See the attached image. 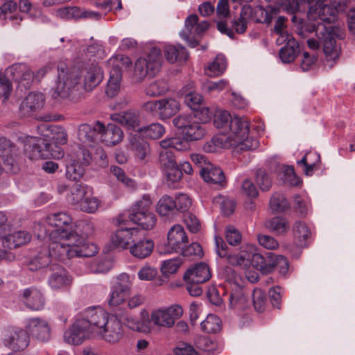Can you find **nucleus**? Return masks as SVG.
I'll list each match as a JSON object with an SVG mask.
<instances>
[{"label":"nucleus","mask_w":355,"mask_h":355,"mask_svg":"<svg viewBox=\"0 0 355 355\" xmlns=\"http://www.w3.org/2000/svg\"><path fill=\"white\" fill-rule=\"evenodd\" d=\"M160 54L159 49L153 48L146 57H140L136 60L133 76L137 81L143 80L148 75L153 76L158 71Z\"/></svg>","instance_id":"14"},{"label":"nucleus","mask_w":355,"mask_h":355,"mask_svg":"<svg viewBox=\"0 0 355 355\" xmlns=\"http://www.w3.org/2000/svg\"><path fill=\"white\" fill-rule=\"evenodd\" d=\"M161 118L168 119L175 115L178 110V101L174 98H166L160 100Z\"/></svg>","instance_id":"50"},{"label":"nucleus","mask_w":355,"mask_h":355,"mask_svg":"<svg viewBox=\"0 0 355 355\" xmlns=\"http://www.w3.org/2000/svg\"><path fill=\"white\" fill-rule=\"evenodd\" d=\"M226 60L222 55H218L215 59L205 67V73L210 77L220 76L226 69Z\"/></svg>","instance_id":"39"},{"label":"nucleus","mask_w":355,"mask_h":355,"mask_svg":"<svg viewBox=\"0 0 355 355\" xmlns=\"http://www.w3.org/2000/svg\"><path fill=\"white\" fill-rule=\"evenodd\" d=\"M45 105V96L42 92L29 93L20 105V110L25 116H32L43 109Z\"/></svg>","instance_id":"21"},{"label":"nucleus","mask_w":355,"mask_h":355,"mask_svg":"<svg viewBox=\"0 0 355 355\" xmlns=\"http://www.w3.org/2000/svg\"><path fill=\"white\" fill-rule=\"evenodd\" d=\"M67 141L65 130L58 125H50L46 128L43 137H27L24 141V152L31 159H60L64 155L58 144Z\"/></svg>","instance_id":"3"},{"label":"nucleus","mask_w":355,"mask_h":355,"mask_svg":"<svg viewBox=\"0 0 355 355\" xmlns=\"http://www.w3.org/2000/svg\"><path fill=\"white\" fill-rule=\"evenodd\" d=\"M92 192V187L86 184H76L70 190L67 195V200L72 205L78 207L83 200L85 196Z\"/></svg>","instance_id":"37"},{"label":"nucleus","mask_w":355,"mask_h":355,"mask_svg":"<svg viewBox=\"0 0 355 355\" xmlns=\"http://www.w3.org/2000/svg\"><path fill=\"white\" fill-rule=\"evenodd\" d=\"M132 64L130 58L125 55H114L107 61V65L111 68L110 78L107 84L106 94L109 97H114L119 94L123 69L130 68Z\"/></svg>","instance_id":"9"},{"label":"nucleus","mask_w":355,"mask_h":355,"mask_svg":"<svg viewBox=\"0 0 355 355\" xmlns=\"http://www.w3.org/2000/svg\"><path fill=\"white\" fill-rule=\"evenodd\" d=\"M225 234L226 239L231 245H236L241 241V234L233 226L227 227Z\"/></svg>","instance_id":"64"},{"label":"nucleus","mask_w":355,"mask_h":355,"mask_svg":"<svg viewBox=\"0 0 355 355\" xmlns=\"http://www.w3.org/2000/svg\"><path fill=\"white\" fill-rule=\"evenodd\" d=\"M168 89V84L164 80H156L148 85L146 94L150 96L164 94Z\"/></svg>","instance_id":"56"},{"label":"nucleus","mask_w":355,"mask_h":355,"mask_svg":"<svg viewBox=\"0 0 355 355\" xmlns=\"http://www.w3.org/2000/svg\"><path fill=\"white\" fill-rule=\"evenodd\" d=\"M160 272L167 281L175 279L178 273V259L172 258L162 261Z\"/></svg>","instance_id":"44"},{"label":"nucleus","mask_w":355,"mask_h":355,"mask_svg":"<svg viewBox=\"0 0 355 355\" xmlns=\"http://www.w3.org/2000/svg\"><path fill=\"white\" fill-rule=\"evenodd\" d=\"M252 302L254 309L257 312H263L266 305V295L265 293L259 288H254L252 293Z\"/></svg>","instance_id":"58"},{"label":"nucleus","mask_w":355,"mask_h":355,"mask_svg":"<svg viewBox=\"0 0 355 355\" xmlns=\"http://www.w3.org/2000/svg\"><path fill=\"white\" fill-rule=\"evenodd\" d=\"M229 300L230 306L236 309H243L247 302L243 289L241 287H237L230 293Z\"/></svg>","instance_id":"53"},{"label":"nucleus","mask_w":355,"mask_h":355,"mask_svg":"<svg viewBox=\"0 0 355 355\" xmlns=\"http://www.w3.org/2000/svg\"><path fill=\"white\" fill-rule=\"evenodd\" d=\"M151 204L148 196H144L142 199L137 201L129 213L130 220L140 225L143 229H153L156 224V218L155 214L149 211Z\"/></svg>","instance_id":"13"},{"label":"nucleus","mask_w":355,"mask_h":355,"mask_svg":"<svg viewBox=\"0 0 355 355\" xmlns=\"http://www.w3.org/2000/svg\"><path fill=\"white\" fill-rule=\"evenodd\" d=\"M123 329L121 321L112 316L94 338L101 339L113 345L118 343L123 337Z\"/></svg>","instance_id":"19"},{"label":"nucleus","mask_w":355,"mask_h":355,"mask_svg":"<svg viewBox=\"0 0 355 355\" xmlns=\"http://www.w3.org/2000/svg\"><path fill=\"white\" fill-rule=\"evenodd\" d=\"M112 268V261L109 259H105L92 261L89 266V270L93 273H105Z\"/></svg>","instance_id":"55"},{"label":"nucleus","mask_w":355,"mask_h":355,"mask_svg":"<svg viewBox=\"0 0 355 355\" xmlns=\"http://www.w3.org/2000/svg\"><path fill=\"white\" fill-rule=\"evenodd\" d=\"M200 175L207 182L222 185L225 182V175L223 171L212 164H208L200 170Z\"/></svg>","instance_id":"34"},{"label":"nucleus","mask_w":355,"mask_h":355,"mask_svg":"<svg viewBox=\"0 0 355 355\" xmlns=\"http://www.w3.org/2000/svg\"><path fill=\"white\" fill-rule=\"evenodd\" d=\"M64 342L72 345H79L87 340L93 337L87 329L77 315L73 323L64 332L63 335Z\"/></svg>","instance_id":"18"},{"label":"nucleus","mask_w":355,"mask_h":355,"mask_svg":"<svg viewBox=\"0 0 355 355\" xmlns=\"http://www.w3.org/2000/svg\"><path fill=\"white\" fill-rule=\"evenodd\" d=\"M227 262L232 266L248 267L249 266V255L248 254V245L244 247L237 254H229L225 258Z\"/></svg>","instance_id":"48"},{"label":"nucleus","mask_w":355,"mask_h":355,"mask_svg":"<svg viewBox=\"0 0 355 355\" xmlns=\"http://www.w3.org/2000/svg\"><path fill=\"white\" fill-rule=\"evenodd\" d=\"M17 6L18 11L22 16L25 14L31 19L42 23L49 21V18L42 14L41 9L34 6L28 0H19Z\"/></svg>","instance_id":"31"},{"label":"nucleus","mask_w":355,"mask_h":355,"mask_svg":"<svg viewBox=\"0 0 355 355\" xmlns=\"http://www.w3.org/2000/svg\"><path fill=\"white\" fill-rule=\"evenodd\" d=\"M193 83H189L182 89V95H184L185 103L193 110H197L200 107L202 96L193 91Z\"/></svg>","instance_id":"36"},{"label":"nucleus","mask_w":355,"mask_h":355,"mask_svg":"<svg viewBox=\"0 0 355 355\" xmlns=\"http://www.w3.org/2000/svg\"><path fill=\"white\" fill-rule=\"evenodd\" d=\"M103 79V71L95 59L82 64L80 68L64 70L58 68V79L51 89L55 103H74L84 91H91Z\"/></svg>","instance_id":"1"},{"label":"nucleus","mask_w":355,"mask_h":355,"mask_svg":"<svg viewBox=\"0 0 355 355\" xmlns=\"http://www.w3.org/2000/svg\"><path fill=\"white\" fill-rule=\"evenodd\" d=\"M46 242L48 243V250L44 249L29 262L28 267L31 270L35 271L47 267L52 268L57 263V261H64L71 259V257L62 258L58 255L57 256L56 254L59 252V248L55 250V252L51 250L53 239L51 237L50 241H46Z\"/></svg>","instance_id":"16"},{"label":"nucleus","mask_w":355,"mask_h":355,"mask_svg":"<svg viewBox=\"0 0 355 355\" xmlns=\"http://www.w3.org/2000/svg\"><path fill=\"white\" fill-rule=\"evenodd\" d=\"M229 87V82L227 80L221 79L218 81H209L203 85V89L209 94L213 92H220Z\"/></svg>","instance_id":"61"},{"label":"nucleus","mask_w":355,"mask_h":355,"mask_svg":"<svg viewBox=\"0 0 355 355\" xmlns=\"http://www.w3.org/2000/svg\"><path fill=\"white\" fill-rule=\"evenodd\" d=\"M141 320L129 318L127 326L132 330L147 334L151 331L150 324L159 328L173 327L178 318V305L154 309L150 316L146 309L140 311Z\"/></svg>","instance_id":"5"},{"label":"nucleus","mask_w":355,"mask_h":355,"mask_svg":"<svg viewBox=\"0 0 355 355\" xmlns=\"http://www.w3.org/2000/svg\"><path fill=\"white\" fill-rule=\"evenodd\" d=\"M3 343L13 351L24 350L29 344L28 334L21 329L11 330L5 336Z\"/></svg>","instance_id":"22"},{"label":"nucleus","mask_w":355,"mask_h":355,"mask_svg":"<svg viewBox=\"0 0 355 355\" xmlns=\"http://www.w3.org/2000/svg\"><path fill=\"white\" fill-rule=\"evenodd\" d=\"M92 161L90 152L87 149H81L77 153L76 157L71 159L66 165V177L71 180H79L85 173V167Z\"/></svg>","instance_id":"17"},{"label":"nucleus","mask_w":355,"mask_h":355,"mask_svg":"<svg viewBox=\"0 0 355 355\" xmlns=\"http://www.w3.org/2000/svg\"><path fill=\"white\" fill-rule=\"evenodd\" d=\"M132 286V279L127 273L119 275L113 281L108 296V304L111 306L123 304L127 300Z\"/></svg>","instance_id":"15"},{"label":"nucleus","mask_w":355,"mask_h":355,"mask_svg":"<svg viewBox=\"0 0 355 355\" xmlns=\"http://www.w3.org/2000/svg\"><path fill=\"white\" fill-rule=\"evenodd\" d=\"M130 143L135 155L140 159H144L148 153V146L143 140L137 138V135H133L130 138Z\"/></svg>","instance_id":"52"},{"label":"nucleus","mask_w":355,"mask_h":355,"mask_svg":"<svg viewBox=\"0 0 355 355\" xmlns=\"http://www.w3.org/2000/svg\"><path fill=\"white\" fill-rule=\"evenodd\" d=\"M248 254L249 255V264L251 263L254 268L263 272V268H265L263 264L266 257L259 253L255 252L253 245H248Z\"/></svg>","instance_id":"57"},{"label":"nucleus","mask_w":355,"mask_h":355,"mask_svg":"<svg viewBox=\"0 0 355 355\" xmlns=\"http://www.w3.org/2000/svg\"><path fill=\"white\" fill-rule=\"evenodd\" d=\"M71 217L64 212L55 213L48 216L46 218V223L49 225L54 227L55 229L49 232L47 241H50V236L55 230H69L68 228V225L71 223Z\"/></svg>","instance_id":"33"},{"label":"nucleus","mask_w":355,"mask_h":355,"mask_svg":"<svg viewBox=\"0 0 355 355\" xmlns=\"http://www.w3.org/2000/svg\"><path fill=\"white\" fill-rule=\"evenodd\" d=\"M293 234L294 237L300 243V245L302 246L311 236V232L305 223L297 221L293 226Z\"/></svg>","instance_id":"49"},{"label":"nucleus","mask_w":355,"mask_h":355,"mask_svg":"<svg viewBox=\"0 0 355 355\" xmlns=\"http://www.w3.org/2000/svg\"><path fill=\"white\" fill-rule=\"evenodd\" d=\"M182 221L187 228L192 233H196L200 230V224L197 217L191 212L183 213Z\"/></svg>","instance_id":"59"},{"label":"nucleus","mask_w":355,"mask_h":355,"mask_svg":"<svg viewBox=\"0 0 355 355\" xmlns=\"http://www.w3.org/2000/svg\"><path fill=\"white\" fill-rule=\"evenodd\" d=\"M54 15L62 19H71L80 16V11L77 7H62L57 9Z\"/></svg>","instance_id":"60"},{"label":"nucleus","mask_w":355,"mask_h":355,"mask_svg":"<svg viewBox=\"0 0 355 355\" xmlns=\"http://www.w3.org/2000/svg\"><path fill=\"white\" fill-rule=\"evenodd\" d=\"M339 28L333 26H326L318 24L315 35L322 44L325 64L332 68L339 60L341 48L337 44L334 36H338Z\"/></svg>","instance_id":"8"},{"label":"nucleus","mask_w":355,"mask_h":355,"mask_svg":"<svg viewBox=\"0 0 355 355\" xmlns=\"http://www.w3.org/2000/svg\"><path fill=\"white\" fill-rule=\"evenodd\" d=\"M18 11L17 2L14 0H6L0 6V19L10 21L14 25H18L24 19Z\"/></svg>","instance_id":"27"},{"label":"nucleus","mask_w":355,"mask_h":355,"mask_svg":"<svg viewBox=\"0 0 355 355\" xmlns=\"http://www.w3.org/2000/svg\"><path fill=\"white\" fill-rule=\"evenodd\" d=\"M157 275V270L156 268L146 264L143 266L137 272V276L141 281H152Z\"/></svg>","instance_id":"62"},{"label":"nucleus","mask_w":355,"mask_h":355,"mask_svg":"<svg viewBox=\"0 0 355 355\" xmlns=\"http://www.w3.org/2000/svg\"><path fill=\"white\" fill-rule=\"evenodd\" d=\"M126 219L122 216L116 218V223L119 227L110 236V243L116 249L123 250L130 249L131 245L139 239V230L135 227L125 226Z\"/></svg>","instance_id":"10"},{"label":"nucleus","mask_w":355,"mask_h":355,"mask_svg":"<svg viewBox=\"0 0 355 355\" xmlns=\"http://www.w3.org/2000/svg\"><path fill=\"white\" fill-rule=\"evenodd\" d=\"M94 230V224L87 220L78 221L73 229H57L51 234L53 239L51 249L55 252L59 248L58 256L62 258L94 256L98 252L99 248L87 241V237L91 235ZM56 255L58 256V254Z\"/></svg>","instance_id":"2"},{"label":"nucleus","mask_w":355,"mask_h":355,"mask_svg":"<svg viewBox=\"0 0 355 355\" xmlns=\"http://www.w3.org/2000/svg\"><path fill=\"white\" fill-rule=\"evenodd\" d=\"M78 317L84 323L93 338L101 332L112 316L102 307H88L79 313Z\"/></svg>","instance_id":"11"},{"label":"nucleus","mask_w":355,"mask_h":355,"mask_svg":"<svg viewBox=\"0 0 355 355\" xmlns=\"http://www.w3.org/2000/svg\"><path fill=\"white\" fill-rule=\"evenodd\" d=\"M101 201L98 198L94 196L93 189L92 188V192L84 198L82 202L78 207V208L87 213L93 214L96 212L99 208Z\"/></svg>","instance_id":"45"},{"label":"nucleus","mask_w":355,"mask_h":355,"mask_svg":"<svg viewBox=\"0 0 355 355\" xmlns=\"http://www.w3.org/2000/svg\"><path fill=\"white\" fill-rule=\"evenodd\" d=\"M250 122L245 119L233 116L227 131L224 135L214 136L213 141L225 148H234L236 151L253 150L259 146L257 139L249 135Z\"/></svg>","instance_id":"4"},{"label":"nucleus","mask_w":355,"mask_h":355,"mask_svg":"<svg viewBox=\"0 0 355 355\" xmlns=\"http://www.w3.org/2000/svg\"><path fill=\"white\" fill-rule=\"evenodd\" d=\"M176 208L175 200L168 196H163L157 202V211L162 216L170 217L173 215Z\"/></svg>","instance_id":"41"},{"label":"nucleus","mask_w":355,"mask_h":355,"mask_svg":"<svg viewBox=\"0 0 355 355\" xmlns=\"http://www.w3.org/2000/svg\"><path fill=\"white\" fill-rule=\"evenodd\" d=\"M202 254V249L200 244L198 243H192L187 248H182L181 250V255L184 257H201Z\"/></svg>","instance_id":"63"},{"label":"nucleus","mask_w":355,"mask_h":355,"mask_svg":"<svg viewBox=\"0 0 355 355\" xmlns=\"http://www.w3.org/2000/svg\"><path fill=\"white\" fill-rule=\"evenodd\" d=\"M113 121L125 126L128 129L138 131L139 117L138 113L134 111L114 114L111 116Z\"/></svg>","instance_id":"32"},{"label":"nucleus","mask_w":355,"mask_h":355,"mask_svg":"<svg viewBox=\"0 0 355 355\" xmlns=\"http://www.w3.org/2000/svg\"><path fill=\"white\" fill-rule=\"evenodd\" d=\"M26 327L33 337L45 342L50 339L51 328L46 320L34 318L28 320Z\"/></svg>","instance_id":"26"},{"label":"nucleus","mask_w":355,"mask_h":355,"mask_svg":"<svg viewBox=\"0 0 355 355\" xmlns=\"http://www.w3.org/2000/svg\"><path fill=\"white\" fill-rule=\"evenodd\" d=\"M154 248V243L150 239H141L140 235L130 248V253L135 257L143 259L150 256Z\"/></svg>","instance_id":"30"},{"label":"nucleus","mask_w":355,"mask_h":355,"mask_svg":"<svg viewBox=\"0 0 355 355\" xmlns=\"http://www.w3.org/2000/svg\"><path fill=\"white\" fill-rule=\"evenodd\" d=\"M50 70L49 67L40 69L36 74L30 67L22 63L15 64L8 67L4 73H0V100L6 101L8 98L12 89L11 81L18 83L19 87L27 88L30 87L33 79L40 80Z\"/></svg>","instance_id":"6"},{"label":"nucleus","mask_w":355,"mask_h":355,"mask_svg":"<svg viewBox=\"0 0 355 355\" xmlns=\"http://www.w3.org/2000/svg\"><path fill=\"white\" fill-rule=\"evenodd\" d=\"M178 249V227L174 225L168 231L166 241L159 248L161 254H171Z\"/></svg>","instance_id":"35"},{"label":"nucleus","mask_w":355,"mask_h":355,"mask_svg":"<svg viewBox=\"0 0 355 355\" xmlns=\"http://www.w3.org/2000/svg\"><path fill=\"white\" fill-rule=\"evenodd\" d=\"M205 135V129L193 121L191 116H179V140H184V142L179 141V151L188 150L190 141L201 139Z\"/></svg>","instance_id":"12"},{"label":"nucleus","mask_w":355,"mask_h":355,"mask_svg":"<svg viewBox=\"0 0 355 355\" xmlns=\"http://www.w3.org/2000/svg\"><path fill=\"white\" fill-rule=\"evenodd\" d=\"M31 236L26 231H17L8 236H1V244L4 248L11 250L24 245L31 241Z\"/></svg>","instance_id":"29"},{"label":"nucleus","mask_w":355,"mask_h":355,"mask_svg":"<svg viewBox=\"0 0 355 355\" xmlns=\"http://www.w3.org/2000/svg\"><path fill=\"white\" fill-rule=\"evenodd\" d=\"M209 267L205 263H196L188 268L184 275L186 283L202 284L211 278Z\"/></svg>","instance_id":"24"},{"label":"nucleus","mask_w":355,"mask_h":355,"mask_svg":"<svg viewBox=\"0 0 355 355\" xmlns=\"http://www.w3.org/2000/svg\"><path fill=\"white\" fill-rule=\"evenodd\" d=\"M138 132L150 139H157L165 132V129L159 123H152L148 126L138 129Z\"/></svg>","instance_id":"51"},{"label":"nucleus","mask_w":355,"mask_h":355,"mask_svg":"<svg viewBox=\"0 0 355 355\" xmlns=\"http://www.w3.org/2000/svg\"><path fill=\"white\" fill-rule=\"evenodd\" d=\"M163 150L159 154V161L169 187L176 188L178 166L175 155L178 153V139L166 138L159 142Z\"/></svg>","instance_id":"7"},{"label":"nucleus","mask_w":355,"mask_h":355,"mask_svg":"<svg viewBox=\"0 0 355 355\" xmlns=\"http://www.w3.org/2000/svg\"><path fill=\"white\" fill-rule=\"evenodd\" d=\"M337 13L336 10L334 9L331 5L320 6L318 12L320 21H317L316 24L313 25V31L315 32V28L318 24L326 26H331V24L335 20Z\"/></svg>","instance_id":"38"},{"label":"nucleus","mask_w":355,"mask_h":355,"mask_svg":"<svg viewBox=\"0 0 355 355\" xmlns=\"http://www.w3.org/2000/svg\"><path fill=\"white\" fill-rule=\"evenodd\" d=\"M21 300L30 309L40 311L44 309L45 299L43 292L35 287H30L23 291Z\"/></svg>","instance_id":"25"},{"label":"nucleus","mask_w":355,"mask_h":355,"mask_svg":"<svg viewBox=\"0 0 355 355\" xmlns=\"http://www.w3.org/2000/svg\"><path fill=\"white\" fill-rule=\"evenodd\" d=\"M103 130V124L97 121L94 127L88 124H82L78 130V139L85 147H92L96 141L99 139V132Z\"/></svg>","instance_id":"23"},{"label":"nucleus","mask_w":355,"mask_h":355,"mask_svg":"<svg viewBox=\"0 0 355 355\" xmlns=\"http://www.w3.org/2000/svg\"><path fill=\"white\" fill-rule=\"evenodd\" d=\"M266 228L271 232H275L278 235H283L287 232L289 228L288 221L282 217H273L265 223Z\"/></svg>","instance_id":"43"},{"label":"nucleus","mask_w":355,"mask_h":355,"mask_svg":"<svg viewBox=\"0 0 355 355\" xmlns=\"http://www.w3.org/2000/svg\"><path fill=\"white\" fill-rule=\"evenodd\" d=\"M278 11V8L270 6L268 7L267 9H263L259 6L255 7L253 11V21L256 23L270 24L272 18L276 16Z\"/></svg>","instance_id":"40"},{"label":"nucleus","mask_w":355,"mask_h":355,"mask_svg":"<svg viewBox=\"0 0 355 355\" xmlns=\"http://www.w3.org/2000/svg\"><path fill=\"white\" fill-rule=\"evenodd\" d=\"M51 270L53 272L49 277L48 284L52 290L62 291L71 285L72 277L64 268L56 263Z\"/></svg>","instance_id":"20"},{"label":"nucleus","mask_w":355,"mask_h":355,"mask_svg":"<svg viewBox=\"0 0 355 355\" xmlns=\"http://www.w3.org/2000/svg\"><path fill=\"white\" fill-rule=\"evenodd\" d=\"M233 117L225 110H218L214 116V124L218 129H221L222 134L224 135L229 128L230 120Z\"/></svg>","instance_id":"47"},{"label":"nucleus","mask_w":355,"mask_h":355,"mask_svg":"<svg viewBox=\"0 0 355 355\" xmlns=\"http://www.w3.org/2000/svg\"><path fill=\"white\" fill-rule=\"evenodd\" d=\"M299 52V46L295 40H289L279 51V58L284 63L293 62Z\"/></svg>","instance_id":"42"},{"label":"nucleus","mask_w":355,"mask_h":355,"mask_svg":"<svg viewBox=\"0 0 355 355\" xmlns=\"http://www.w3.org/2000/svg\"><path fill=\"white\" fill-rule=\"evenodd\" d=\"M201 329L208 334H215L221 329V320L214 314H209L200 324Z\"/></svg>","instance_id":"46"},{"label":"nucleus","mask_w":355,"mask_h":355,"mask_svg":"<svg viewBox=\"0 0 355 355\" xmlns=\"http://www.w3.org/2000/svg\"><path fill=\"white\" fill-rule=\"evenodd\" d=\"M270 206L274 212H283L289 207V203L283 194L275 193L270 198Z\"/></svg>","instance_id":"54"},{"label":"nucleus","mask_w":355,"mask_h":355,"mask_svg":"<svg viewBox=\"0 0 355 355\" xmlns=\"http://www.w3.org/2000/svg\"><path fill=\"white\" fill-rule=\"evenodd\" d=\"M123 137L122 130L114 123H109L107 127L103 125V130L99 132V139L107 146L117 145Z\"/></svg>","instance_id":"28"}]
</instances>
